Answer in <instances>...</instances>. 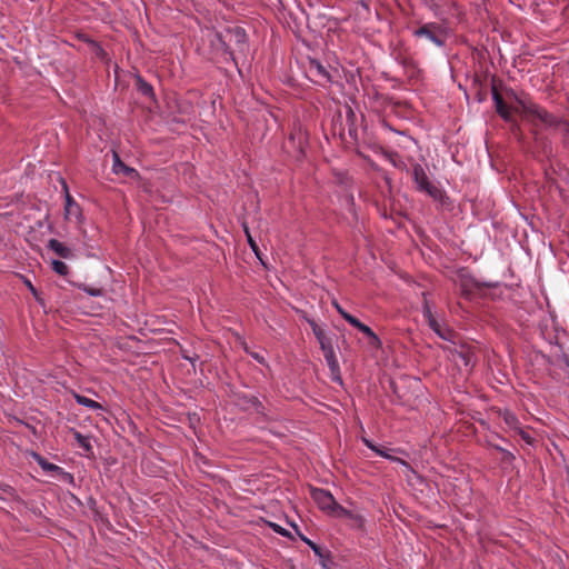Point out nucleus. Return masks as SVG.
Listing matches in <instances>:
<instances>
[{"label": "nucleus", "instance_id": "27", "mask_svg": "<svg viewBox=\"0 0 569 569\" xmlns=\"http://www.w3.org/2000/svg\"><path fill=\"white\" fill-rule=\"evenodd\" d=\"M457 356L462 360L465 366H469L472 362L473 353L465 347L457 351Z\"/></svg>", "mask_w": 569, "mask_h": 569}, {"label": "nucleus", "instance_id": "33", "mask_svg": "<svg viewBox=\"0 0 569 569\" xmlns=\"http://www.w3.org/2000/svg\"><path fill=\"white\" fill-rule=\"evenodd\" d=\"M422 313H423V317L427 319V321H430L431 319L435 318L431 312L430 306L426 299H425L423 307H422Z\"/></svg>", "mask_w": 569, "mask_h": 569}, {"label": "nucleus", "instance_id": "47", "mask_svg": "<svg viewBox=\"0 0 569 569\" xmlns=\"http://www.w3.org/2000/svg\"><path fill=\"white\" fill-rule=\"evenodd\" d=\"M462 291H463V293H470L471 290L468 289V284L467 283H463L462 284Z\"/></svg>", "mask_w": 569, "mask_h": 569}, {"label": "nucleus", "instance_id": "29", "mask_svg": "<svg viewBox=\"0 0 569 569\" xmlns=\"http://www.w3.org/2000/svg\"><path fill=\"white\" fill-rule=\"evenodd\" d=\"M496 439H499V440H501V441H505V442H506V439H503V438H502V437H500L499 435H492V436H490L489 438H487V440H486V441H487L488 447H490V448H492V449H495V450H497V451H499V452H500V449H503V447H501V446H500V443H497V442H496Z\"/></svg>", "mask_w": 569, "mask_h": 569}, {"label": "nucleus", "instance_id": "36", "mask_svg": "<svg viewBox=\"0 0 569 569\" xmlns=\"http://www.w3.org/2000/svg\"><path fill=\"white\" fill-rule=\"evenodd\" d=\"M269 526L273 529V531H276L277 533L283 536V537H289L290 533L288 530L283 529L282 527H280L279 525H276V523H269Z\"/></svg>", "mask_w": 569, "mask_h": 569}, {"label": "nucleus", "instance_id": "15", "mask_svg": "<svg viewBox=\"0 0 569 569\" xmlns=\"http://www.w3.org/2000/svg\"><path fill=\"white\" fill-rule=\"evenodd\" d=\"M136 89L144 97L154 100V91L152 86L147 82L140 74L134 76Z\"/></svg>", "mask_w": 569, "mask_h": 569}, {"label": "nucleus", "instance_id": "19", "mask_svg": "<svg viewBox=\"0 0 569 569\" xmlns=\"http://www.w3.org/2000/svg\"><path fill=\"white\" fill-rule=\"evenodd\" d=\"M72 435L78 442L79 447L82 448L86 452L91 453L92 452V446L90 443V439L87 436H83L76 429H72Z\"/></svg>", "mask_w": 569, "mask_h": 569}, {"label": "nucleus", "instance_id": "43", "mask_svg": "<svg viewBox=\"0 0 569 569\" xmlns=\"http://www.w3.org/2000/svg\"><path fill=\"white\" fill-rule=\"evenodd\" d=\"M332 305L341 317L342 313H348L336 300L332 302Z\"/></svg>", "mask_w": 569, "mask_h": 569}, {"label": "nucleus", "instance_id": "8", "mask_svg": "<svg viewBox=\"0 0 569 569\" xmlns=\"http://www.w3.org/2000/svg\"><path fill=\"white\" fill-rule=\"evenodd\" d=\"M492 99L495 102L497 113L505 121H511L512 117H511L510 110L512 109L515 111V109H513L515 106L508 107V104L505 102L502 96L499 93V91L497 90V88L495 86H492ZM515 103H517V102L515 101ZM516 107H518V104H516Z\"/></svg>", "mask_w": 569, "mask_h": 569}, {"label": "nucleus", "instance_id": "35", "mask_svg": "<svg viewBox=\"0 0 569 569\" xmlns=\"http://www.w3.org/2000/svg\"><path fill=\"white\" fill-rule=\"evenodd\" d=\"M315 337L317 338L320 346H323L325 343L331 341V338H329L325 331L316 332Z\"/></svg>", "mask_w": 569, "mask_h": 569}, {"label": "nucleus", "instance_id": "42", "mask_svg": "<svg viewBox=\"0 0 569 569\" xmlns=\"http://www.w3.org/2000/svg\"><path fill=\"white\" fill-rule=\"evenodd\" d=\"M58 475H61L64 480H68L70 482L73 481V476L69 472H66L62 470V472H57Z\"/></svg>", "mask_w": 569, "mask_h": 569}, {"label": "nucleus", "instance_id": "5", "mask_svg": "<svg viewBox=\"0 0 569 569\" xmlns=\"http://www.w3.org/2000/svg\"><path fill=\"white\" fill-rule=\"evenodd\" d=\"M416 38H426L438 47L446 44L447 33L445 29L435 22L426 23L413 31Z\"/></svg>", "mask_w": 569, "mask_h": 569}, {"label": "nucleus", "instance_id": "25", "mask_svg": "<svg viewBox=\"0 0 569 569\" xmlns=\"http://www.w3.org/2000/svg\"><path fill=\"white\" fill-rule=\"evenodd\" d=\"M242 228H243L244 234L247 237L248 244L250 246L252 251L259 258V247H258L257 242L254 241V239L252 238L249 227H248V223L246 221L242 222Z\"/></svg>", "mask_w": 569, "mask_h": 569}, {"label": "nucleus", "instance_id": "21", "mask_svg": "<svg viewBox=\"0 0 569 569\" xmlns=\"http://www.w3.org/2000/svg\"><path fill=\"white\" fill-rule=\"evenodd\" d=\"M502 418H503V421L511 429L513 430L515 432L521 427L520 426V422H519V419L517 418L516 415H513L512 412L508 411V410H505L502 413H501Z\"/></svg>", "mask_w": 569, "mask_h": 569}, {"label": "nucleus", "instance_id": "40", "mask_svg": "<svg viewBox=\"0 0 569 569\" xmlns=\"http://www.w3.org/2000/svg\"><path fill=\"white\" fill-rule=\"evenodd\" d=\"M320 349L322 350L323 355H325L326 352L331 351V350L333 349L332 340H331V341H329V342H327V343H325L323 346H320Z\"/></svg>", "mask_w": 569, "mask_h": 569}, {"label": "nucleus", "instance_id": "10", "mask_svg": "<svg viewBox=\"0 0 569 569\" xmlns=\"http://www.w3.org/2000/svg\"><path fill=\"white\" fill-rule=\"evenodd\" d=\"M323 356H325V359L330 369L332 381L338 382L339 385H342L340 366H339L338 359L336 357L335 349H332L329 352H326Z\"/></svg>", "mask_w": 569, "mask_h": 569}, {"label": "nucleus", "instance_id": "7", "mask_svg": "<svg viewBox=\"0 0 569 569\" xmlns=\"http://www.w3.org/2000/svg\"><path fill=\"white\" fill-rule=\"evenodd\" d=\"M298 532V536L300 537V539L306 542L311 549L312 551L315 552V555L319 558V562L320 565L322 566V568L325 569H330L331 566L335 565V561H333V558H332V555L329 550L327 549H323L322 547H320L319 545L315 543L313 541H311L310 539H308L306 536H303L301 532Z\"/></svg>", "mask_w": 569, "mask_h": 569}, {"label": "nucleus", "instance_id": "32", "mask_svg": "<svg viewBox=\"0 0 569 569\" xmlns=\"http://www.w3.org/2000/svg\"><path fill=\"white\" fill-rule=\"evenodd\" d=\"M79 288H81L82 290H84L87 293H89L92 297H99L102 295V289H100V288H90L84 284H81Z\"/></svg>", "mask_w": 569, "mask_h": 569}, {"label": "nucleus", "instance_id": "23", "mask_svg": "<svg viewBox=\"0 0 569 569\" xmlns=\"http://www.w3.org/2000/svg\"><path fill=\"white\" fill-rule=\"evenodd\" d=\"M74 399H76V401L79 405H82V406H84L87 408H90V409H102V406L99 402H97V401H94V400H92L90 398H87L84 396H81L79 393H74Z\"/></svg>", "mask_w": 569, "mask_h": 569}, {"label": "nucleus", "instance_id": "24", "mask_svg": "<svg viewBox=\"0 0 569 569\" xmlns=\"http://www.w3.org/2000/svg\"><path fill=\"white\" fill-rule=\"evenodd\" d=\"M552 363L563 370V372L569 377V357L566 353L556 356Z\"/></svg>", "mask_w": 569, "mask_h": 569}, {"label": "nucleus", "instance_id": "48", "mask_svg": "<svg viewBox=\"0 0 569 569\" xmlns=\"http://www.w3.org/2000/svg\"><path fill=\"white\" fill-rule=\"evenodd\" d=\"M320 331H322V329L319 326L312 329L313 335H316V332H320Z\"/></svg>", "mask_w": 569, "mask_h": 569}, {"label": "nucleus", "instance_id": "31", "mask_svg": "<svg viewBox=\"0 0 569 569\" xmlns=\"http://www.w3.org/2000/svg\"><path fill=\"white\" fill-rule=\"evenodd\" d=\"M516 433H518L521 437V439L528 445H532L535 441L530 433L521 427L516 431Z\"/></svg>", "mask_w": 569, "mask_h": 569}, {"label": "nucleus", "instance_id": "4", "mask_svg": "<svg viewBox=\"0 0 569 569\" xmlns=\"http://www.w3.org/2000/svg\"><path fill=\"white\" fill-rule=\"evenodd\" d=\"M310 495L317 506L329 515L346 518L353 517L350 510H347L336 501L330 491L320 488H311Z\"/></svg>", "mask_w": 569, "mask_h": 569}, {"label": "nucleus", "instance_id": "13", "mask_svg": "<svg viewBox=\"0 0 569 569\" xmlns=\"http://www.w3.org/2000/svg\"><path fill=\"white\" fill-rule=\"evenodd\" d=\"M47 247L62 259H71L74 257L72 250L57 239H50Z\"/></svg>", "mask_w": 569, "mask_h": 569}, {"label": "nucleus", "instance_id": "49", "mask_svg": "<svg viewBox=\"0 0 569 569\" xmlns=\"http://www.w3.org/2000/svg\"><path fill=\"white\" fill-rule=\"evenodd\" d=\"M8 488H10L8 485H1L0 483V489L1 490L7 491Z\"/></svg>", "mask_w": 569, "mask_h": 569}, {"label": "nucleus", "instance_id": "17", "mask_svg": "<svg viewBox=\"0 0 569 569\" xmlns=\"http://www.w3.org/2000/svg\"><path fill=\"white\" fill-rule=\"evenodd\" d=\"M305 142L306 138L302 132L291 133L288 139V143H292L300 154L305 153Z\"/></svg>", "mask_w": 569, "mask_h": 569}, {"label": "nucleus", "instance_id": "20", "mask_svg": "<svg viewBox=\"0 0 569 569\" xmlns=\"http://www.w3.org/2000/svg\"><path fill=\"white\" fill-rule=\"evenodd\" d=\"M347 128H348V133L349 136L352 138V139H357V128L355 126V121H356V113L353 112V110L348 107L347 108Z\"/></svg>", "mask_w": 569, "mask_h": 569}, {"label": "nucleus", "instance_id": "30", "mask_svg": "<svg viewBox=\"0 0 569 569\" xmlns=\"http://www.w3.org/2000/svg\"><path fill=\"white\" fill-rule=\"evenodd\" d=\"M500 453L502 455V457H501L502 463L511 465L516 459V456L510 450H508L506 448L500 449Z\"/></svg>", "mask_w": 569, "mask_h": 569}, {"label": "nucleus", "instance_id": "2", "mask_svg": "<svg viewBox=\"0 0 569 569\" xmlns=\"http://www.w3.org/2000/svg\"><path fill=\"white\" fill-rule=\"evenodd\" d=\"M506 93L510 100L516 101L518 104V107L513 108L515 112L527 117L533 124H536L535 120H539L546 127H558L560 124L559 118L530 101L527 97L518 96L512 89Z\"/></svg>", "mask_w": 569, "mask_h": 569}, {"label": "nucleus", "instance_id": "26", "mask_svg": "<svg viewBox=\"0 0 569 569\" xmlns=\"http://www.w3.org/2000/svg\"><path fill=\"white\" fill-rule=\"evenodd\" d=\"M51 267L52 270L60 276H67L69 273V267L61 260H52Z\"/></svg>", "mask_w": 569, "mask_h": 569}, {"label": "nucleus", "instance_id": "16", "mask_svg": "<svg viewBox=\"0 0 569 569\" xmlns=\"http://www.w3.org/2000/svg\"><path fill=\"white\" fill-rule=\"evenodd\" d=\"M32 457L37 461V463L42 468V470L48 471V472H54V473L62 472V468L61 467H59V466H57L54 463L49 462L40 453L32 452Z\"/></svg>", "mask_w": 569, "mask_h": 569}, {"label": "nucleus", "instance_id": "44", "mask_svg": "<svg viewBox=\"0 0 569 569\" xmlns=\"http://www.w3.org/2000/svg\"><path fill=\"white\" fill-rule=\"evenodd\" d=\"M367 325L362 323L361 321H358L356 325H355V328H357L359 331H363L365 328H366Z\"/></svg>", "mask_w": 569, "mask_h": 569}, {"label": "nucleus", "instance_id": "6", "mask_svg": "<svg viewBox=\"0 0 569 569\" xmlns=\"http://www.w3.org/2000/svg\"><path fill=\"white\" fill-rule=\"evenodd\" d=\"M234 399L236 405L241 407L243 410L253 408L257 413L267 416L264 406L256 396L247 395L244 392H234Z\"/></svg>", "mask_w": 569, "mask_h": 569}, {"label": "nucleus", "instance_id": "45", "mask_svg": "<svg viewBox=\"0 0 569 569\" xmlns=\"http://www.w3.org/2000/svg\"><path fill=\"white\" fill-rule=\"evenodd\" d=\"M306 320L309 323V326L311 327V329L318 327V323L313 319L306 318Z\"/></svg>", "mask_w": 569, "mask_h": 569}, {"label": "nucleus", "instance_id": "18", "mask_svg": "<svg viewBox=\"0 0 569 569\" xmlns=\"http://www.w3.org/2000/svg\"><path fill=\"white\" fill-rule=\"evenodd\" d=\"M429 327L443 340H450L452 331L447 328H442L441 325L437 321L436 318L428 321Z\"/></svg>", "mask_w": 569, "mask_h": 569}, {"label": "nucleus", "instance_id": "46", "mask_svg": "<svg viewBox=\"0 0 569 569\" xmlns=\"http://www.w3.org/2000/svg\"><path fill=\"white\" fill-rule=\"evenodd\" d=\"M358 2L366 9L369 10V6L366 0H358Z\"/></svg>", "mask_w": 569, "mask_h": 569}, {"label": "nucleus", "instance_id": "28", "mask_svg": "<svg viewBox=\"0 0 569 569\" xmlns=\"http://www.w3.org/2000/svg\"><path fill=\"white\" fill-rule=\"evenodd\" d=\"M27 288L30 290V292L32 293V296L34 297V299L37 300L38 303H40L41 306H44V300L43 298L41 297V293L38 291V289L30 282V280H26L24 281Z\"/></svg>", "mask_w": 569, "mask_h": 569}, {"label": "nucleus", "instance_id": "51", "mask_svg": "<svg viewBox=\"0 0 569 569\" xmlns=\"http://www.w3.org/2000/svg\"><path fill=\"white\" fill-rule=\"evenodd\" d=\"M478 100H479V101H482V100H483V97H482L480 93L478 94Z\"/></svg>", "mask_w": 569, "mask_h": 569}, {"label": "nucleus", "instance_id": "11", "mask_svg": "<svg viewBox=\"0 0 569 569\" xmlns=\"http://www.w3.org/2000/svg\"><path fill=\"white\" fill-rule=\"evenodd\" d=\"M323 356H325V359L330 369L332 381L338 382L339 385H342L340 366H339L338 359L336 357L335 349H332L329 352H326Z\"/></svg>", "mask_w": 569, "mask_h": 569}, {"label": "nucleus", "instance_id": "50", "mask_svg": "<svg viewBox=\"0 0 569 569\" xmlns=\"http://www.w3.org/2000/svg\"><path fill=\"white\" fill-rule=\"evenodd\" d=\"M184 359L189 360L192 365H194V360H196L194 358L184 356Z\"/></svg>", "mask_w": 569, "mask_h": 569}, {"label": "nucleus", "instance_id": "39", "mask_svg": "<svg viewBox=\"0 0 569 569\" xmlns=\"http://www.w3.org/2000/svg\"><path fill=\"white\" fill-rule=\"evenodd\" d=\"M246 351L253 358L256 359L259 363L261 365H264L266 361H264V358L262 356H260L259 353L257 352H249L248 349L246 348Z\"/></svg>", "mask_w": 569, "mask_h": 569}, {"label": "nucleus", "instance_id": "34", "mask_svg": "<svg viewBox=\"0 0 569 569\" xmlns=\"http://www.w3.org/2000/svg\"><path fill=\"white\" fill-rule=\"evenodd\" d=\"M315 337L317 338L320 346H323L325 343L331 341V338H329L325 331L316 332Z\"/></svg>", "mask_w": 569, "mask_h": 569}, {"label": "nucleus", "instance_id": "9", "mask_svg": "<svg viewBox=\"0 0 569 569\" xmlns=\"http://www.w3.org/2000/svg\"><path fill=\"white\" fill-rule=\"evenodd\" d=\"M62 187L66 193V206H64V216L66 218H69L70 216H74L76 218H81V208L80 206L73 200L71 194L69 193L68 184L66 180H61Z\"/></svg>", "mask_w": 569, "mask_h": 569}, {"label": "nucleus", "instance_id": "41", "mask_svg": "<svg viewBox=\"0 0 569 569\" xmlns=\"http://www.w3.org/2000/svg\"><path fill=\"white\" fill-rule=\"evenodd\" d=\"M470 283H471L472 287H475L477 289H480L482 287H492L490 283H480L477 280H471Z\"/></svg>", "mask_w": 569, "mask_h": 569}, {"label": "nucleus", "instance_id": "3", "mask_svg": "<svg viewBox=\"0 0 569 569\" xmlns=\"http://www.w3.org/2000/svg\"><path fill=\"white\" fill-rule=\"evenodd\" d=\"M412 178L418 191L427 193L441 207H448L450 204L447 193L429 180L423 167L420 163H415L412 166Z\"/></svg>", "mask_w": 569, "mask_h": 569}, {"label": "nucleus", "instance_id": "37", "mask_svg": "<svg viewBox=\"0 0 569 569\" xmlns=\"http://www.w3.org/2000/svg\"><path fill=\"white\" fill-rule=\"evenodd\" d=\"M366 445L372 449L373 451H376L378 455L382 456V457H386V458H390L392 459L386 451L383 450H380L379 448H377L376 446H373L371 442H369L368 440H365Z\"/></svg>", "mask_w": 569, "mask_h": 569}, {"label": "nucleus", "instance_id": "22", "mask_svg": "<svg viewBox=\"0 0 569 569\" xmlns=\"http://www.w3.org/2000/svg\"><path fill=\"white\" fill-rule=\"evenodd\" d=\"M362 333L367 337L368 339V345L373 348V349H380L381 346H382V342L381 340L379 339V337L371 330L370 327L366 326L365 330L362 331Z\"/></svg>", "mask_w": 569, "mask_h": 569}, {"label": "nucleus", "instance_id": "12", "mask_svg": "<svg viewBox=\"0 0 569 569\" xmlns=\"http://www.w3.org/2000/svg\"><path fill=\"white\" fill-rule=\"evenodd\" d=\"M113 158H114V161H113L112 169H113V172L116 174L122 173L123 176H126V177H128L130 179H138V178H140L139 172L136 169H133V168L127 166L126 163H123L121 161L120 157L118 156V153L114 152L113 153Z\"/></svg>", "mask_w": 569, "mask_h": 569}, {"label": "nucleus", "instance_id": "38", "mask_svg": "<svg viewBox=\"0 0 569 569\" xmlns=\"http://www.w3.org/2000/svg\"><path fill=\"white\" fill-rule=\"evenodd\" d=\"M342 318L352 327H355V325L359 321L355 316L350 313H342Z\"/></svg>", "mask_w": 569, "mask_h": 569}, {"label": "nucleus", "instance_id": "14", "mask_svg": "<svg viewBox=\"0 0 569 569\" xmlns=\"http://www.w3.org/2000/svg\"><path fill=\"white\" fill-rule=\"evenodd\" d=\"M309 72L315 76V77H318L327 82L330 81V73L328 72V70L326 69V67H323L320 61L316 60V59H310L309 61Z\"/></svg>", "mask_w": 569, "mask_h": 569}, {"label": "nucleus", "instance_id": "1", "mask_svg": "<svg viewBox=\"0 0 569 569\" xmlns=\"http://www.w3.org/2000/svg\"><path fill=\"white\" fill-rule=\"evenodd\" d=\"M216 38L221 49L237 64V53L246 56L249 50L248 36L246 30L239 26H229L218 31Z\"/></svg>", "mask_w": 569, "mask_h": 569}]
</instances>
